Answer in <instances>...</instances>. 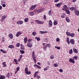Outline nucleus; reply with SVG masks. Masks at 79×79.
<instances>
[{
	"label": "nucleus",
	"instance_id": "25",
	"mask_svg": "<svg viewBox=\"0 0 79 79\" xmlns=\"http://www.w3.org/2000/svg\"><path fill=\"white\" fill-rule=\"evenodd\" d=\"M0 51L1 52H2L3 53H6L7 52L6 51L3 50V49H1L0 50Z\"/></svg>",
	"mask_w": 79,
	"mask_h": 79
},
{
	"label": "nucleus",
	"instance_id": "35",
	"mask_svg": "<svg viewBox=\"0 0 79 79\" xmlns=\"http://www.w3.org/2000/svg\"><path fill=\"white\" fill-rule=\"evenodd\" d=\"M74 35H75V34H74V33H71L70 34V36H71V37H74Z\"/></svg>",
	"mask_w": 79,
	"mask_h": 79
},
{
	"label": "nucleus",
	"instance_id": "9",
	"mask_svg": "<svg viewBox=\"0 0 79 79\" xmlns=\"http://www.w3.org/2000/svg\"><path fill=\"white\" fill-rule=\"evenodd\" d=\"M49 25L50 26V27H51V26H52V25L53 24V23H52V20H50L49 21Z\"/></svg>",
	"mask_w": 79,
	"mask_h": 79
},
{
	"label": "nucleus",
	"instance_id": "49",
	"mask_svg": "<svg viewBox=\"0 0 79 79\" xmlns=\"http://www.w3.org/2000/svg\"><path fill=\"white\" fill-rule=\"evenodd\" d=\"M2 18L3 19H5L6 18V16L5 15H3L2 17Z\"/></svg>",
	"mask_w": 79,
	"mask_h": 79
},
{
	"label": "nucleus",
	"instance_id": "18",
	"mask_svg": "<svg viewBox=\"0 0 79 79\" xmlns=\"http://www.w3.org/2000/svg\"><path fill=\"white\" fill-rule=\"evenodd\" d=\"M61 17L62 18H64L65 17H66V14H65L64 13L62 14L61 15Z\"/></svg>",
	"mask_w": 79,
	"mask_h": 79
},
{
	"label": "nucleus",
	"instance_id": "59",
	"mask_svg": "<svg viewBox=\"0 0 79 79\" xmlns=\"http://www.w3.org/2000/svg\"><path fill=\"white\" fill-rule=\"evenodd\" d=\"M2 6L3 7H5V6H6V5L5 4H3L2 5Z\"/></svg>",
	"mask_w": 79,
	"mask_h": 79
},
{
	"label": "nucleus",
	"instance_id": "37",
	"mask_svg": "<svg viewBox=\"0 0 79 79\" xmlns=\"http://www.w3.org/2000/svg\"><path fill=\"white\" fill-rule=\"evenodd\" d=\"M53 24L54 25H57V24H58V22H57L56 21H54Z\"/></svg>",
	"mask_w": 79,
	"mask_h": 79
},
{
	"label": "nucleus",
	"instance_id": "40",
	"mask_svg": "<svg viewBox=\"0 0 79 79\" xmlns=\"http://www.w3.org/2000/svg\"><path fill=\"white\" fill-rule=\"evenodd\" d=\"M26 74H31V72L30 71H27L26 73Z\"/></svg>",
	"mask_w": 79,
	"mask_h": 79
},
{
	"label": "nucleus",
	"instance_id": "8",
	"mask_svg": "<svg viewBox=\"0 0 79 79\" xmlns=\"http://www.w3.org/2000/svg\"><path fill=\"white\" fill-rule=\"evenodd\" d=\"M17 24H22L23 23V22L21 20L19 21H18L16 22Z\"/></svg>",
	"mask_w": 79,
	"mask_h": 79
},
{
	"label": "nucleus",
	"instance_id": "4",
	"mask_svg": "<svg viewBox=\"0 0 79 79\" xmlns=\"http://www.w3.org/2000/svg\"><path fill=\"white\" fill-rule=\"evenodd\" d=\"M62 10H64V11H65V10H68V7H67V6L66 5H64L63 6V8L62 9Z\"/></svg>",
	"mask_w": 79,
	"mask_h": 79
},
{
	"label": "nucleus",
	"instance_id": "27",
	"mask_svg": "<svg viewBox=\"0 0 79 79\" xmlns=\"http://www.w3.org/2000/svg\"><path fill=\"white\" fill-rule=\"evenodd\" d=\"M41 10L40 9L37 10H35V12H37V13H39V12H41Z\"/></svg>",
	"mask_w": 79,
	"mask_h": 79
},
{
	"label": "nucleus",
	"instance_id": "21",
	"mask_svg": "<svg viewBox=\"0 0 79 79\" xmlns=\"http://www.w3.org/2000/svg\"><path fill=\"white\" fill-rule=\"evenodd\" d=\"M73 50L74 52L75 53H78V51H77V49H76V48H74L73 49Z\"/></svg>",
	"mask_w": 79,
	"mask_h": 79
},
{
	"label": "nucleus",
	"instance_id": "60",
	"mask_svg": "<svg viewBox=\"0 0 79 79\" xmlns=\"http://www.w3.org/2000/svg\"><path fill=\"white\" fill-rule=\"evenodd\" d=\"M22 57H23V56L22 55H20V59H19V60H21V58H22Z\"/></svg>",
	"mask_w": 79,
	"mask_h": 79
},
{
	"label": "nucleus",
	"instance_id": "6",
	"mask_svg": "<svg viewBox=\"0 0 79 79\" xmlns=\"http://www.w3.org/2000/svg\"><path fill=\"white\" fill-rule=\"evenodd\" d=\"M74 13L76 15H77V16H79V11L76 10V11H74Z\"/></svg>",
	"mask_w": 79,
	"mask_h": 79
},
{
	"label": "nucleus",
	"instance_id": "61",
	"mask_svg": "<svg viewBox=\"0 0 79 79\" xmlns=\"http://www.w3.org/2000/svg\"><path fill=\"white\" fill-rule=\"evenodd\" d=\"M59 1V0H54V2L56 3V2H58Z\"/></svg>",
	"mask_w": 79,
	"mask_h": 79
},
{
	"label": "nucleus",
	"instance_id": "42",
	"mask_svg": "<svg viewBox=\"0 0 79 79\" xmlns=\"http://www.w3.org/2000/svg\"><path fill=\"white\" fill-rule=\"evenodd\" d=\"M51 13H52V11L51 10L49 11L48 14V15L49 16H50V15H51Z\"/></svg>",
	"mask_w": 79,
	"mask_h": 79
},
{
	"label": "nucleus",
	"instance_id": "43",
	"mask_svg": "<svg viewBox=\"0 0 79 79\" xmlns=\"http://www.w3.org/2000/svg\"><path fill=\"white\" fill-rule=\"evenodd\" d=\"M55 48H57L58 50L60 49V47L55 46Z\"/></svg>",
	"mask_w": 79,
	"mask_h": 79
},
{
	"label": "nucleus",
	"instance_id": "58",
	"mask_svg": "<svg viewBox=\"0 0 79 79\" xmlns=\"http://www.w3.org/2000/svg\"><path fill=\"white\" fill-rule=\"evenodd\" d=\"M19 67H18L17 68V71H19Z\"/></svg>",
	"mask_w": 79,
	"mask_h": 79
},
{
	"label": "nucleus",
	"instance_id": "28",
	"mask_svg": "<svg viewBox=\"0 0 79 79\" xmlns=\"http://www.w3.org/2000/svg\"><path fill=\"white\" fill-rule=\"evenodd\" d=\"M21 54H23L25 53V52H24V51H23L22 50H21L20 51Z\"/></svg>",
	"mask_w": 79,
	"mask_h": 79
},
{
	"label": "nucleus",
	"instance_id": "44",
	"mask_svg": "<svg viewBox=\"0 0 79 79\" xmlns=\"http://www.w3.org/2000/svg\"><path fill=\"white\" fill-rule=\"evenodd\" d=\"M10 73H8L6 75L7 77H8V78H9V77H10Z\"/></svg>",
	"mask_w": 79,
	"mask_h": 79
},
{
	"label": "nucleus",
	"instance_id": "57",
	"mask_svg": "<svg viewBox=\"0 0 79 79\" xmlns=\"http://www.w3.org/2000/svg\"><path fill=\"white\" fill-rule=\"evenodd\" d=\"M38 73H39V71H36L35 73L34 74L37 75Z\"/></svg>",
	"mask_w": 79,
	"mask_h": 79
},
{
	"label": "nucleus",
	"instance_id": "56",
	"mask_svg": "<svg viewBox=\"0 0 79 79\" xmlns=\"http://www.w3.org/2000/svg\"><path fill=\"white\" fill-rule=\"evenodd\" d=\"M4 19H2V18L1 19V22H3V21H4Z\"/></svg>",
	"mask_w": 79,
	"mask_h": 79
},
{
	"label": "nucleus",
	"instance_id": "34",
	"mask_svg": "<svg viewBox=\"0 0 79 79\" xmlns=\"http://www.w3.org/2000/svg\"><path fill=\"white\" fill-rule=\"evenodd\" d=\"M28 20H29V19L28 18H26L24 19V21L25 23H26L28 21Z\"/></svg>",
	"mask_w": 79,
	"mask_h": 79
},
{
	"label": "nucleus",
	"instance_id": "19",
	"mask_svg": "<svg viewBox=\"0 0 79 79\" xmlns=\"http://www.w3.org/2000/svg\"><path fill=\"white\" fill-rule=\"evenodd\" d=\"M5 79V76L3 75H1L0 77V79Z\"/></svg>",
	"mask_w": 79,
	"mask_h": 79
},
{
	"label": "nucleus",
	"instance_id": "50",
	"mask_svg": "<svg viewBox=\"0 0 79 79\" xmlns=\"http://www.w3.org/2000/svg\"><path fill=\"white\" fill-rule=\"evenodd\" d=\"M56 41H57V42H60V38H57Z\"/></svg>",
	"mask_w": 79,
	"mask_h": 79
},
{
	"label": "nucleus",
	"instance_id": "20",
	"mask_svg": "<svg viewBox=\"0 0 79 79\" xmlns=\"http://www.w3.org/2000/svg\"><path fill=\"white\" fill-rule=\"evenodd\" d=\"M9 48H14V46L13 45H9L8 46Z\"/></svg>",
	"mask_w": 79,
	"mask_h": 79
},
{
	"label": "nucleus",
	"instance_id": "64",
	"mask_svg": "<svg viewBox=\"0 0 79 79\" xmlns=\"http://www.w3.org/2000/svg\"><path fill=\"white\" fill-rule=\"evenodd\" d=\"M28 42H31V39H29L28 40Z\"/></svg>",
	"mask_w": 79,
	"mask_h": 79
},
{
	"label": "nucleus",
	"instance_id": "23",
	"mask_svg": "<svg viewBox=\"0 0 79 79\" xmlns=\"http://www.w3.org/2000/svg\"><path fill=\"white\" fill-rule=\"evenodd\" d=\"M66 20L68 22V23H69L70 22V20H69V18H68V17H66Z\"/></svg>",
	"mask_w": 79,
	"mask_h": 79
},
{
	"label": "nucleus",
	"instance_id": "32",
	"mask_svg": "<svg viewBox=\"0 0 79 79\" xmlns=\"http://www.w3.org/2000/svg\"><path fill=\"white\" fill-rule=\"evenodd\" d=\"M73 59L75 60H77V58H78V57H77L76 56H75L73 57Z\"/></svg>",
	"mask_w": 79,
	"mask_h": 79
},
{
	"label": "nucleus",
	"instance_id": "2",
	"mask_svg": "<svg viewBox=\"0 0 79 79\" xmlns=\"http://www.w3.org/2000/svg\"><path fill=\"white\" fill-rule=\"evenodd\" d=\"M35 22H36L38 24H42L44 23V21H40L39 20H35Z\"/></svg>",
	"mask_w": 79,
	"mask_h": 79
},
{
	"label": "nucleus",
	"instance_id": "24",
	"mask_svg": "<svg viewBox=\"0 0 79 79\" xmlns=\"http://www.w3.org/2000/svg\"><path fill=\"white\" fill-rule=\"evenodd\" d=\"M2 64L3 65V67L4 68H5V67H6V62H3L2 63Z\"/></svg>",
	"mask_w": 79,
	"mask_h": 79
},
{
	"label": "nucleus",
	"instance_id": "41",
	"mask_svg": "<svg viewBox=\"0 0 79 79\" xmlns=\"http://www.w3.org/2000/svg\"><path fill=\"white\" fill-rule=\"evenodd\" d=\"M20 45V44L19 43H18L16 44V47H19Z\"/></svg>",
	"mask_w": 79,
	"mask_h": 79
},
{
	"label": "nucleus",
	"instance_id": "3",
	"mask_svg": "<svg viewBox=\"0 0 79 79\" xmlns=\"http://www.w3.org/2000/svg\"><path fill=\"white\" fill-rule=\"evenodd\" d=\"M27 45L28 47L31 48V47H32V42H28L27 43Z\"/></svg>",
	"mask_w": 79,
	"mask_h": 79
},
{
	"label": "nucleus",
	"instance_id": "39",
	"mask_svg": "<svg viewBox=\"0 0 79 79\" xmlns=\"http://www.w3.org/2000/svg\"><path fill=\"white\" fill-rule=\"evenodd\" d=\"M48 2V1L47 0H46L45 1H44V5H45V4H47Z\"/></svg>",
	"mask_w": 79,
	"mask_h": 79
},
{
	"label": "nucleus",
	"instance_id": "46",
	"mask_svg": "<svg viewBox=\"0 0 79 79\" xmlns=\"http://www.w3.org/2000/svg\"><path fill=\"white\" fill-rule=\"evenodd\" d=\"M20 46L21 47V49H23V48L24 47V46H23V44H21L20 45Z\"/></svg>",
	"mask_w": 79,
	"mask_h": 79
},
{
	"label": "nucleus",
	"instance_id": "15",
	"mask_svg": "<svg viewBox=\"0 0 79 79\" xmlns=\"http://www.w3.org/2000/svg\"><path fill=\"white\" fill-rule=\"evenodd\" d=\"M70 10L71 11H73V10H76V8L74 7H71L70 8Z\"/></svg>",
	"mask_w": 79,
	"mask_h": 79
},
{
	"label": "nucleus",
	"instance_id": "38",
	"mask_svg": "<svg viewBox=\"0 0 79 79\" xmlns=\"http://www.w3.org/2000/svg\"><path fill=\"white\" fill-rule=\"evenodd\" d=\"M25 71L26 73L27 71H28V68L27 67H26L25 69Z\"/></svg>",
	"mask_w": 79,
	"mask_h": 79
},
{
	"label": "nucleus",
	"instance_id": "14",
	"mask_svg": "<svg viewBox=\"0 0 79 79\" xmlns=\"http://www.w3.org/2000/svg\"><path fill=\"white\" fill-rule=\"evenodd\" d=\"M9 37L10 39H13V34H10L9 35Z\"/></svg>",
	"mask_w": 79,
	"mask_h": 79
},
{
	"label": "nucleus",
	"instance_id": "10",
	"mask_svg": "<svg viewBox=\"0 0 79 79\" xmlns=\"http://www.w3.org/2000/svg\"><path fill=\"white\" fill-rule=\"evenodd\" d=\"M35 7H36V6L35 5H34L30 8V10H32L34 8H35Z\"/></svg>",
	"mask_w": 79,
	"mask_h": 79
},
{
	"label": "nucleus",
	"instance_id": "1",
	"mask_svg": "<svg viewBox=\"0 0 79 79\" xmlns=\"http://www.w3.org/2000/svg\"><path fill=\"white\" fill-rule=\"evenodd\" d=\"M32 57L34 60L35 61V63H36L37 62V60H35V58H36V57L35 56V52L33 51L32 52Z\"/></svg>",
	"mask_w": 79,
	"mask_h": 79
},
{
	"label": "nucleus",
	"instance_id": "48",
	"mask_svg": "<svg viewBox=\"0 0 79 79\" xmlns=\"http://www.w3.org/2000/svg\"><path fill=\"white\" fill-rule=\"evenodd\" d=\"M54 58V56H53V55L51 56L50 57L51 59H53V58Z\"/></svg>",
	"mask_w": 79,
	"mask_h": 79
},
{
	"label": "nucleus",
	"instance_id": "53",
	"mask_svg": "<svg viewBox=\"0 0 79 79\" xmlns=\"http://www.w3.org/2000/svg\"><path fill=\"white\" fill-rule=\"evenodd\" d=\"M44 19H46V15H44Z\"/></svg>",
	"mask_w": 79,
	"mask_h": 79
},
{
	"label": "nucleus",
	"instance_id": "30",
	"mask_svg": "<svg viewBox=\"0 0 79 79\" xmlns=\"http://www.w3.org/2000/svg\"><path fill=\"white\" fill-rule=\"evenodd\" d=\"M69 54H72L73 53V50L72 49L69 51Z\"/></svg>",
	"mask_w": 79,
	"mask_h": 79
},
{
	"label": "nucleus",
	"instance_id": "5",
	"mask_svg": "<svg viewBox=\"0 0 79 79\" xmlns=\"http://www.w3.org/2000/svg\"><path fill=\"white\" fill-rule=\"evenodd\" d=\"M69 62H71V63H73V64H74V63H75V61H74V60L71 58L69 59Z\"/></svg>",
	"mask_w": 79,
	"mask_h": 79
},
{
	"label": "nucleus",
	"instance_id": "45",
	"mask_svg": "<svg viewBox=\"0 0 79 79\" xmlns=\"http://www.w3.org/2000/svg\"><path fill=\"white\" fill-rule=\"evenodd\" d=\"M5 38L4 37H2V42H5Z\"/></svg>",
	"mask_w": 79,
	"mask_h": 79
},
{
	"label": "nucleus",
	"instance_id": "17",
	"mask_svg": "<svg viewBox=\"0 0 79 79\" xmlns=\"http://www.w3.org/2000/svg\"><path fill=\"white\" fill-rule=\"evenodd\" d=\"M66 40L67 41V44H68L69 45V44H70V42H69V38H67Z\"/></svg>",
	"mask_w": 79,
	"mask_h": 79
},
{
	"label": "nucleus",
	"instance_id": "12",
	"mask_svg": "<svg viewBox=\"0 0 79 79\" xmlns=\"http://www.w3.org/2000/svg\"><path fill=\"white\" fill-rule=\"evenodd\" d=\"M61 3H59L58 4H55V5L57 7H58L59 8L60 7V5H61Z\"/></svg>",
	"mask_w": 79,
	"mask_h": 79
},
{
	"label": "nucleus",
	"instance_id": "52",
	"mask_svg": "<svg viewBox=\"0 0 79 79\" xmlns=\"http://www.w3.org/2000/svg\"><path fill=\"white\" fill-rule=\"evenodd\" d=\"M36 77L38 79H40V76L38 75L36 76Z\"/></svg>",
	"mask_w": 79,
	"mask_h": 79
},
{
	"label": "nucleus",
	"instance_id": "36",
	"mask_svg": "<svg viewBox=\"0 0 79 79\" xmlns=\"http://www.w3.org/2000/svg\"><path fill=\"white\" fill-rule=\"evenodd\" d=\"M46 45L47 47H49V48H50V47H51L50 45H51V44H46Z\"/></svg>",
	"mask_w": 79,
	"mask_h": 79
},
{
	"label": "nucleus",
	"instance_id": "31",
	"mask_svg": "<svg viewBox=\"0 0 79 79\" xmlns=\"http://www.w3.org/2000/svg\"><path fill=\"white\" fill-rule=\"evenodd\" d=\"M29 15L30 16H33L34 15V12L29 13Z\"/></svg>",
	"mask_w": 79,
	"mask_h": 79
},
{
	"label": "nucleus",
	"instance_id": "62",
	"mask_svg": "<svg viewBox=\"0 0 79 79\" xmlns=\"http://www.w3.org/2000/svg\"><path fill=\"white\" fill-rule=\"evenodd\" d=\"M47 64H48V65H50V63L49 62V61H48L47 62Z\"/></svg>",
	"mask_w": 79,
	"mask_h": 79
},
{
	"label": "nucleus",
	"instance_id": "47",
	"mask_svg": "<svg viewBox=\"0 0 79 79\" xmlns=\"http://www.w3.org/2000/svg\"><path fill=\"white\" fill-rule=\"evenodd\" d=\"M32 34L33 35H35L36 34V32H35V31H33L32 32Z\"/></svg>",
	"mask_w": 79,
	"mask_h": 79
},
{
	"label": "nucleus",
	"instance_id": "22",
	"mask_svg": "<svg viewBox=\"0 0 79 79\" xmlns=\"http://www.w3.org/2000/svg\"><path fill=\"white\" fill-rule=\"evenodd\" d=\"M24 42L26 44L27 43V37H25L24 38Z\"/></svg>",
	"mask_w": 79,
	"mask_h": 79
},
{
	"label": "nucleus",
	"instance_id": "29",
	"mask_svg": "<svg viewBox=\"0 0 79 79\" xmlns=\"http://www.w3.org/2000/svg\"><path fill=\"white\" fill-rule=\"evenodd\" d=\"M14 62H15V64H18V62H17V61H18V60L16 59H15L14 60Z\"/></svg>",
	"mask_w": 79,
	"mask_h": 79
},
{
	"label": "nucleus",
	"instance_id": "63",
	"mask_svg": "<svg viewBox=\"0 0 79 79\" xmlns=\"http://www.w3.org/2000/svg\"><path fill=\"white\" fill-rule=\"evenodd\" d=\"M37 67L39 69H40V68H41V67L38 65H37Z\"/></svg>",
	"mask_w": 79,
	"mask_h": 79
},
{
	"label": "nucleus",
	"instance_id": "16",
	"mask_svg": "<svg viewBox=\"0 0 79 79\" xmlns=\"http://www.w3.org/2000/svg\"><path fill=\"white\" fill-rule=\"evenodd\" d=\"M40 32L42 34H45V33H47V31H40Z\"/></svg>",
	"mask_w": 79,
	"mask_h": 79
},
{
	"label": "nucleus",
	"instance_id": "7",
	"mask_svg": "<svg viewBox=\"0 0 79 79\" xmlns=\"http://www.w3.org/2000/svg\"><path fill=\"white\" fill-rule=\"evenodd\" d=\"M21 31H18L17 33L16 36L19 37V36L20 35H21Z\"/></svg>",
	"mask_w": 79,
	"mask_h": 79
},
{
	"label": "nucleus",
	"instance_id": "11",
	"mask_svg": "<svg viewBox=\"0 0 79 79\" xmlns=\"http://www.w3.org/2000/svg\"><path fill=\"white\" fill-rule=\"evenodd\" d=\"M70 42L72 44H74V39H71L70 40Z\"/></svg>",
	"mask_w": 79,
	"mask_h": 79
},
{
	"label": "nucleus",
	"instance_id": "54",
	"mask_svg": "<svg viewBox=\"0 0 79 79\" xmlns=\"http://www.w3.org/2000/svg\"><path fill=\"white\" fill-rule=\"evenodd\" d=\"M54 66L55 67H57V66H58V64H54Z\"/></svg>",
	"mask_w": 79,
	"mask_h": 79
},
{
	"label": "nucleus",
	"instance_id": "33",
	"mask_svg": "<svg viewBox=\"0 0 79 79\" xmlns=\"http://www.w3.org/2000/svg\"><path fill=\"white\" fill-rule=\"evenodd\" d=\"M35 39H36L37 40H38V41H39V40H40V38L39 37H35Z\"/></svg>",
	"mask_w": 79,
	"mask_h": 79
},
{
	"label": "nucleus",
	"instance_id": "13",
	"mask_svg": "<svg viewBox=\"0 0 79 79\" xmlns=\"http://www.w3.org/2000/svg\"><path fill=\"white\" fill-rule=\"evenodd\" d=\"M65 11V12L67 14H68V15H70V11H69V10L67 9Z\"/></svg>",
	"mask_w": 79,
	"mask_h": 79
},
{
	"label": "nucleus",
	"instance_id": "55",
	"mask_svg": "<svg viewBox=\"0 0 79 79\" xmlns=\"http://www.w3.org/2000/svg\"><path fill=\"white\" fill-rule=\"evenodd\" d=\"M44 9H45L44 8H42L41 9H40V10H41V11H42L44 10Z\"/></svg>",
	"mask_w": 79,
	"mask_h": 79
},
{
	"label": "nucleus",
	"instance_id": "26",
	"mask_svg": "<svg viewBox=\"0 0 79 79\" xmlns=\"http://www.w3.org/2000/svg\"><path fill=\"white\" fill-rule=\"evenodd\" d=\"M66 34L68 36H70L71 33L70 32H68V31H67L66 32Z\"/></svg>",
	"mask_w": 79,
	"mask_h": 79
},
{
	"label": "nucleus",
	"instance_id": "51",
	"mask_svg": "<svg viewBox=\"0 0 79 79\" xmlns=\"http://www.w3.org/2000/svg\"><path fill=\"white\" fill-rule=\"evenodd\" d=\"M59 71L60 73H62L63 71V69H60Z\"/></svg>",
	"mask_w": 79,
	"mask_h": 79
}]
</instances>
